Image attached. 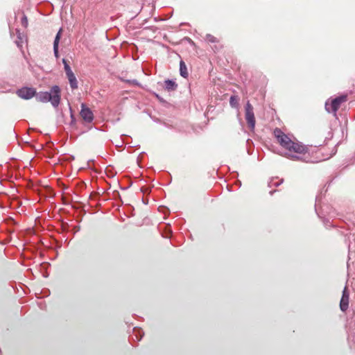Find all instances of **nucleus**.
<instances>
[{
	"label": "nucleus",
	"mask_w": 355,
	"mask_h": 355,
	"mask_svg": "<svg viewBox=\"0 0 355 355\" xmlns=\"http://www.w3.org/2000/svg\"><path fill=\"white\" fill-rule=\"evenodd\" d=\"M349 294L347 291V287H345L343 291L342 297L340 302V310L343 312H345L349 306Z\"/></svg>",
	"instance_id": "7"
},
{
	"label": "nucleus",
	"mask_w": 355,
	"mask_h": 355,
	"mask_svg": "<svg viewBox=\"0 0 355 355\" xmlns=\"http://www.w3.org/2000/svg\"><path fill=\"white\" fill-rule=\"evenodd\" d=\"M346 100V96H340L331 100L330 103L329 102V101H327L325 103V110L329 113H334V115H336V112L339 109L341 103L345 102Z\"/></svg>",
	"instance_id": "3"
},
{
	"label": "nucleus",
	"mask_w": 355,
	"mask_h": 355,
	"mask_svg": "<svg viewBox=\"0 0 355 355\" xmlns=\"http://www.w3.org/2000/svg\"><path fill=\"white\" fill-rule=\"evenodd\" d=\"M61 33H62V29H60V31L57 33L54 42H53V52L55 57L58 58L59 57V53H58V45L59 42L61 37Z\"/></svg>",
	"instance_id": "8"
},
{
	"label": "nucleus",
	"mask_w": 355,
	"mask_h": 355,
	"mask_svg": "<svg viewBox=\"0 0 355 355\" xmlns=\"http://www.w3.org/2000/svg\"><path fill=\"white\" fill-rule=\"evenodd\" d=\"M35 90L33 88L24 87L17 91V94L21 98L30 99L35 95Z\"/></svg>",
	"instance_id": "6"
},
{
	"label": "nucleus",
	"mask_w": 355,
	"mask_h": 355,
	"mask_svg": "<svg viewBox=\"0 0 355 355\" xmlns=\"http://www.w3.org/2000/svg\"><path fill=\"white\" fill-rule=\"evenodd\" d=\"M71 117L72 121H73V114H71Z\"/></svg>",
	"instance_id": "19"
},
{
	"label": "nucleus",
	"mask_w": 355,
	"mask_h": 355,
	"mask_svg": "<svg viewBox=\"0 0 355 355\" xmlns=\"http://www.w3.org/2000/svg\"><path fill=\"white\" fill-rule=\"evenodd\" d=\"M277 143L287 151L286 155L293 160H301L306 163H317L320 159L310 155L309 148L298 141L295 138L292 139L281 129L275 128L273 132Z\"/></svg>",
	"instance_id": "1"
},
{
	"label": "nucleus",
	"mask_w": 355,
	"mask_h": 355,
	"mask_svg": "<svg viewBox=\"0 0 355 355\" xmlns=\"http://www.w3.org/2000/svg\"><path fill=\"white\" fill-rule=\"evenodd\" d=\"M206 40L208 42H211V43H214V42H216V38L215 37H214L213 35H209V34H207L206 35Z\"/></svg>",
	"instance_id": "16"
},
{
	"label": "nucleus",
	"mask_w": 355,
	"mask_h": 355,
	"mask_svg": "<svg viewBox=\"0 0 355 355\" xmlns=\"http://www.w3.org/2000/svg\"><path fill=\"white\" fill-rule=\"evenodd\" d=\"M245 120L250 130H254L255 126V118L253 111V107L249 101L247 102L245 106Z\"/></svg>",
	"instance_id": "4"
},
{
	"label": "nucleus",
	"mask_w": 355,
	"mask_h": 355,
	"mask_svg": "<svg viewBox=\"0 0 355 355\" xmlns=\"http://www.w3.org/2000/svg\"><path fill=\"white\" fill-rule=\"evenodd\" d=\"M239 98L237 96H231L230 104L231 107L237 108L239 107Z\"/></svg>",
	"instance_id": "12"
},
{
	"label": "nucleus",
	"mask_w": 355,
	"mask_h": 355,
	"mask_svg": "<svg viewBox=\"0 0 355 355\" xmlns=\"http://www.w3.org/2000/svg\"><path fill=\"white\" fill-rule=\"evenodd\" d=\"M80 114L85 122L91 123L94 119L93 112L83 103L81 105V110Z\"/></svg>",
	"instance_id": "5"
},
{
	"label": "nucleus",
	"mask_w": 355,
	"mask_h": 355,
	"mask_svg": "<svg viewBox=\"0 0 355 355\" xmlns=\"http://www.w3.org/2000/svg\"><path fill=\"white\" fill-rule=\"evenodd\" d=\"M70 87L72 89L78 88V80L74 73L67 76Z\"/></svg>",
	"instance_id": "10"
},
{
	"label": "nucleus",
	"mask_w": 355,
	"mask_h": 355,
	"mask_svg": "<svg viewBox=\"0 0 355 355\" xmlns=\"http://www.w3.org/2000/svg\"><path fill=\"white\" fill-rule=\"evenodd\" d=\"M164 88L168 92L175 91L178 88V84L173 80H166L164 81Z\"/></svg>",
	"instance_id": "9"
},
{
	"label": "nucleus",
	"mask_w": 355,
	"mask_h": 355,
	"mask_svg": "<svg viewBox=\"0 0 355 355\" xmlns=\"http://www.w3.org/2000/svg\"><path fill=\"white\" fill-rule=\"evenodd\" d=\"M62 63L64 64V67L65 66V64H68L67 61L64 58L62 59Z\"/></svg>",
	"instance_id": "18"
},
{
	"label": "nucleus",
	"mask_w": 355,
	"mask_h": 355,
	"mask_svg": "<svg viewBox=\"0 0 355 355\" xmlns=\"http://www.w3.org/2000/svg\"><path fill=\"white\" fill-rule=\"evenodd\" d=\"M283 182V180H277V178H275V179H272L269 183H268V186L270 187H278L279 185H280Z\"/></svg>",
	"instance_id": "14"
},
{
	"label": "nucleus",
	"mask_w": 355,
	"mask_h": 355,
	"mask_svg": "<svg viewBox=\"0 0 355 355\" xmlns=\"http://www.w3.org/2000/svg\"><path fill=\"white\" fill-rule=\"evenodd\" d=\"M60 88L58 85L53 86L50 92H40L35 93V98L37 101L42 103L51 102L54 107H57L60 103Z\"/></svg>",
	"instance_id": "2"
},
{
	"label": "nucleus",
	"mask_w": 355,
	"mask_h": 355,
	"mask_svg": "<svg viewBox=\"0 0 355 355\" xmlns=\"http://www.w3.org/2000/svg\"><path fill=\"white\" fill-rule=\"evenodd\" d=\"M64 71L66 73V76L73 73V72L72 71V70L69 64H65V66L64 67Z\"/></svg>",
	"instance_id": "15"
},
{
	"label": "nucleus",
	"mask_w": 355,
	"mask_h": 355,
	"mask_svg": "<svg viewBox=\"0 0 355 355\" xmlns=\"http://www.w3.org/2000/svg\"><path fill=\"white\" fill-rule=\"evenodd\" d=\"M141 330L139 329H134V334L132 335V340H137V341L140 340L142 338L143 334H141Z\"/></svg>",
	"instance_id": "13"
},
{
	"label": "nucleus",
	"mask_w": 355,
	"mask_h": 355,
	"mask_svg": "<svg viewBox=\"0 0 355 355\" xmlns=\"http://www.w3.org/2000/svg\"><path fill=\"white\" fill-rule=\"evenodd\" d=\"M180 73L184 78H187L188 76L187 66L182 60L180 62Z\"/></svg>",
	"instance_id": "11"
},
{
	"label": "nucleus",
	"mask_w": 355,
	"mask_h": 355,
	"mask_svg": "<svg viewBox=\"0 0 355 355\" xmlns=\"http://www.w3.org/2000/svg\"><path fill=\"white\" fill-rule=\"evenodd\" d=\"M21 24L24 26H26L28 24V20L26 16H24L21 20Z\"/></svg>",
	"instance_id": "17"
}]
</instances>
